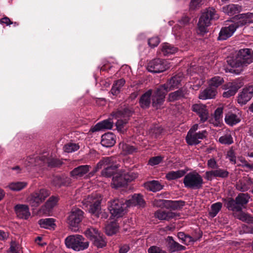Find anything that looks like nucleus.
Returning a JSON list of instances; mask_svg holds the SVG:
<instances>
[{
    "label": "nucleus",
    "instance_id": "1",
    "mask_svg": "<svg viewBox=\"0 0 253 253\" xmlns=\"http://www.w3.org/2000/svg\"><path fill=\"white\" fill-rule=\"evenodd\" d=\"M253 61V51L250 48L240 49L235 56L228 61V64L232 68H236L234 72L240 73L244 67L247 66Z\"/></svg>",
    "mask_w": 253,
    "mask_h": 253
},
{
    "label": "nucleus",
    "instance_id": "2",
    "mask_svg": "<svg viewBox=\"0 0 253 253\" xmlns=\"http://www.w3.org/2000/svg\"><path fill=\"white\" fill-rule=\"evenodd\" d=\"M250 196L248 193H240L235 199L232 198L223 199L226 208L233 212L242 211L249 201Z\"/></svg>",
    "mask_w": 253,
    "mask_h": 253
},
{
    "label": "nucleus",
    "instance_id": "3",
    "mask_svg": "<svg viewBox=\"0 0 253 253\" xmlns=\"http://www.w3.org/2000/svg\"><path fill=\"white\" fill-rule=\"evenodd\" d=\"M102 200L101 195L94 193L84 198L82 203L86 208L89 207L88 211L90 213L98 216L101 210L100 204Z\"/></svg>",
    "mask_w": 253,
    "mask_h": 253
},
{
    "label": "nucleus",
    "instance_id": "4",
    "mask_svg": "<svg viewBox=\"0 0 253 253\" xmlns=\"http://www.w3.org/2000/svg\"><path fill=\"white\" fill-rule=\"evenodd\" d=\"M219 16L215 9L212 7L207 8L200 17L198 24L201 33H206L207 28L211 25V21L218 19Z\"/></svg>",
    "mask_w": 253,
    "mask_h": 253
},
{
    "label": "nucleus",
    "instance_id": "5",
    "mask_svg": "<svg viewBox=\"0 0 253 253\" xmlns=\"http://www.w3.org/2000/svg\"><path fill=\"white\" fill-rule=\"evenodd\" d=\"M65 243L68 248L72 249L76 251L85 250L89 246L88 242L86 241L83 236L80 235L68 236L65 240Z\"/></svg>",
    "mask_w": 253,
    "mask_h": 253
},
{
    "label": "nucleus",
    "instance_id": "6",
    "mask_svg": "<svg viewBox=\"0 0 253 253\" xmlns=\"http://www.w3.org/2000/svg\"><path fill=\"white\" fill-rule=\"evenodd\" d=\"M127 208L126 200L124 199H115L108 202V209L114 218L122 217Z\"/></svg>",
    "mask_w": 253,
    "mask_h": 253
},
{
    "label": "nucleus",
    "instance_id": "7",
    "mask_svg": "<svg viewBox=\"0 0 253 253\" xmlns=\"http://www.w3.org/2000/svg\"><path fill=\"white\" fill-rule=\"evenodd\" d=\"M133 113L132 109L128 107L125 106L118 109L116 111L112 113L114 118L117 119L116 126L118 129H121L126 124L130 117Z\"/></svg>",
    "mask_w": 253,
    "mask_h": 253
},
{
    "label": "nucleus",
    "instance_id": "8",
    "mask_svg": "<svg viewBox=\"0 0 253 253\" xmlns=\"http://www.w3.org/2000/svg\"><path fill=\"white\" fill-rule=\"evenodd\" d=\"M183 182L186 188L194 190L201 189L204 184L202 176L195 171L186 174Z\"/></svg>",
    "mask_w": 253,
    "mask_h": 253
},
{
    "label": "nucleus",
    "instance_id": "9",
    "mask_svg": "<svg viewBox=\"0 0 253 253\" xmlns=\"http://www.w3.org/2000/svg\"><path fill=\"white\" fill-rule=\"evenodd\" d=\"M50 194V192L48 189L45 188L37 189L29 195L27 200L32 207L37 208Z\"/></svg>",
    "mask_w": 253,
    "mask_h": 253
},
{
    "label": "nucleus",
    "instance_id": "10",
    "mask_svg": "<svg viewBox=\"0 0 253 253\" xmlns=\"http://www.w3.org/2000/svg\"><path fill=\"white\" fill-rule=\"evenodd\" d=\"M84 218V212L83 211L78 208L73 209L67 218V223L72 231H77Z\"/></svg>",
    "mask_w": 253,
    "mask_h": 253
},
{
    "label": "nucleus",
    "instance_id": "11",
    "mask_svg": "<svg viewBox=\"0 0 253 253\" xmlns=\"http://www.w3.org/2000/svg\"><path fill=\"white\" fill-rule=\"evenodd\" d=\"M114 158L112 157H106L101 160L97 165L98 169H104L102 170V175L105 177H111L118 168V165L114 164Z\"/></svg>",
    "mask_w": 253,
    "mask_h": 253
},
{
    "label": "nucleus",
    "instance_id": "12",
    "mask_svg": "<svg viewBox=\"0 0 253 253\" xmlns=\"http://www.w3.org/2000/svg\"><path fill=\"white\" fill-rule=\"evenodd\" d=\"M247 23V20L242 19L237 22H233L227 27H223L219 33L218 40H226L231 37L236 29L239 27L244 26Z\"/></svg>",
    "mask_w": 253,
    "mask_h": 253
},
{
    "label": "nucleus",
    "instance_id": "13",
    "mask_svg": "<svg viewBox=\"0 0 253 253\" xmlns=\"http://www.w3.org/2000/svg\"><path fill=\"white\" fill-rule=\"evenodd\" d=\"M168 92L166 88L162 85L157 87L152 95V106L156 109L160 108L165 101V97Z\"/></svg>",
    "mask_w": 253,
    "mask_h": 253
},
{
    "label": "nucleus",
    "instance_id": "14",
    "mask_svg": "<svg viewBox=\"0 0 253 253\" xmlns=\"http://www.w3.org/2000/svg\"><path fill=\"white\" fill-rule=\"evenodd\" d=\"M169 67L165 61L160 58L150 61L147 65V69L150 72L159 73L166 71Z\"/></svg>",
    "mask_w": 253,
    "mask_h": 253
},
{
    "label": "nucleus",
    "instance_id": "15",
    "mask_svg": "<svg viewBox=\"0 0 253 253\" xmlns=\"http://www.w3.org/2000/svg\"><path fill=\"white\" fill-rule=\"evenodd\" d=\"M208 132L206 130H202L198 132H194L191 134H187L186 140L187 143L191 145L199 144L200 141L199 139H203L206 137Z\"/></svg>",
    "mask_w": 253,
    "mask_h": 253
},
{
    "label": "nucleus",
    "instance_id": "16",
    "mask_svg": "<svg viewBox=\"0 0 253 253\" xmlns=\"http://www.w3.org/2000/svg\"><path fill=\"white\" fill-rule=\"evenodd\" d=\"M183 77L181 74H178L168 80L166 84H161L166 88V89L169 91L178 88L182 80Z\"/></svg>",
    "mask_w": 253,
    "mask_h": 253
},
{
    "label": "nucleus",
    "instance_id": "17",
    "mask_svg": "<svg viewBox=\"0 0 253 253\" xmlns=\"http://www.w3.org/2000/svg\"><path fill=\"white\" fill-rule=\"evenodd\" d=\"M192 110L199 115L202 122L204 123L208 120L209 114L205 105L202 104H194L192 106Z\"/></svg>",
    "mask_w": 253,
    "mask_h": 253
},
{
    "label": "nucleus",
    "instance_id": "18",
    "mask_svg": "<svg viewBox=\"0 0 253 253\" xmlns=\"http://www.w3.org/2000/svg\"><path fill=\"white\" fill-rule=\"evenodd\" d=\"M253 96V86H249L244 88L238 97V102L245 104Z\"/></svg>",
    "mask_w": 253,
    "mask_h": 253
},
{
    "label": "nucleus",
    "instance_id": "19",
    "mask_svg": "<svg viewBox=\"0 0 253 253\" xmlns=\"http://www.w3.org/2000/svg\"><path fill=\"white\" fill-rule=\"evenodd\" d=\"M14 210L17 217L19 218L27 219L31 215L28 205L18 204L15 206Z\"/></svg>",
    "mask_w": 253,
    "mask_h": 253
},
{
    "label": "nucleus",
    "instance_id": "20",
    "mask_svg": "<svg viewBox=\"0 0 253 253\" xmlns=\"http://www.w3.org/2000/svg\"><path fill=\"white\" fill-rule=\"evenodd\" d=\"M241 87L237 83L229 82L223 85V89L227 90L223 93V96L225 98H229L234 96Z\"/></svg>",
    "mask_w": 253,
    "mask_h": 253
},
{
    "label": "nucleus",
    "instance_id": "21",
    "mask_svg": "<svg viewBox=\"0 0 253 253\" xmlns=\"http://www.w3.org/2000/svg\"><path fill=\"white\" fill-rule=\"evenodd\" d=\"M189 94V91L186 87H183L177 90L171 92L169 95V100L170 102L185 98Z\"/></svg>",
    "mask_w": 253,
    "mask_h": 253
},
{
    "label": "nucleus",
    "instance_id": "22",
    "mask_svg": "<svg viewBox=\"0 0 253 253\" xmlns=\"http://www.w3.org/2000/svg\"><path fill=\"white\" fill-rule=\"evenodd\" d=\"M90 169L91 167L89 165L80 166L73 169V170L70 172V174L72 177L77 179L83 176L84 174H86Z\"/></svg>",
    "mask_w": 253,
    "mask_h": 253
},
{
    "label": "nucleus",
    "instance_id": "23",
    "mask_svg": "<svg viewBox=\"0 0 253 253\" xmlns=\"http://www.w3.org/2000/svg\"><path fill=\"white\" fill-rule=\"evenodd\" d=\"M126 203L127 207L136 206L144 207L145 204V201L140 194H134L130 199L127 200H126Z\"/></svg>",
    "mask_w": 253,
    "mask_h": 253
},
{
    "label": "nucleus",
    "instance_id": "24",
    "mask_svg": "<svg viewBox=\"0 0 253 253\" xmlns=\"http://www.w3.org/2000/svg\"><path fill=\"white\" fill-rule=\"evenodd\" d=\"M101 143L106 147H110L116 143V136L112 132H108L102 135Z\"/></svg>",
    "mask_w": 253,
    "mask_h": 253
},
{
    "label": "nucleus",
    "instance_id": "25",
    "mask_svg": "<svg viewBox=\"0 0 253 253\" xmlns=\"http://www.w3.org/2000/svg\"><path fill=\"white\" fill-rule=\"evenodd\" d=\"M113 126V123L110 120H105L98 123L94 126L90 128V131L94 132L95 131H100L104 129H111Z\"/></svg>",
    "mask_w": 253,
    "mask_h": 253
},
{
    "label": "nucleus",
    "instance_id": "26",
    "mask_svg": "<svg viewBox=\"0 0 253 253\" xmlns=\"http://www.w3.org/2000/svg\"><path fill=\"white\" fill-rule=\"evenodd\" d=\"M27 185L28 183L25 181H15L8 183L5 187V188H7L12 191L17 192L25 188Z\"/></svg>",
    "mask_w": 253,
    "mask_h": 253
},
{
    "label": "nucleus",
    "instance_id": "27",
    "mask_svg": "<svg viewBox=\"0 0 253 253\" xmlns=\"http://www.w3.org/2000/svg\"><path fill=\"white\" fill-rule=\"evenodd\" d=\"M119 148L121 150V154L124 155L131 154L136 152L137 148L130 145L124 142H120L119 144Z\"/></svg>",
    "mask_w": 253,
    "mask_h": 253
},
{
    "label": "nucleus",
    "instance_id": "28",
    "mask_svg": "<svg viewBox=\"0 0 253 253\" xmlns=\"http://www.w3.org/2000/svg\"><path fill=\"white\" fill-rule=\"evenodd\" d=\"M223 11L229 16H233L234 14L239 13L242 9V6L238 4H229L223 6Z\"/></svg>",
    "mask_w": 253,
    "mask_h": 253
},
{
    "label": "nucleus",
    "instance_id": "29",
    "mask_svg": "<svg viewBox=\"0 0 253 253\" xmlns=\"http://www.w3.org/2000/svg\"><path fill=\"white\" fill-rule=\"evenodd\" d=\"M155 216L160 220H169L174 218L175 214L171 211L159 210L155 212Z\"/></svg>",
    "mask_w": 253,
    "mask_h": 253
},
{
    "label": "nucleus",
    "instance_id": "30",
    "mask_svg": "<svg viewBox=\"0 0 253 253\" xmlns=\"http://www.w3.org/2000/svg\"><path fill=\"white\" fill-rule=\"evenodd\" d=\"M112 184L113 187L116 188L123 187L126 185V180L124 178L123 172H122L121 170L116 174V176L113 177Z\"/></svg>",
    "mask_w": 253,
    "mask_h": 253
},
{
    "label": "nucleus",
    "instance_id": "31",
    "mask_svg": "<svg viewBox=\"0 0 253 253\" xmlns=\"http://www.w3.org/2000/svg\"><path fill=\"white\" fill-rule=\"evenodd\" d=\"M167 241L168 242V248L170 252L184 250L185 247L179 243L175 242L173 238L171 236H168Z\"/></svg>",
    "mask_w": 253,
    "mask_h": 253
},
{
    "label": "nucleus",
    "instance_id": "32",
    "mask_svg": "<svg viewBox=\"0 0 253 253\" xmlns=\"http://www.w3.org/2000/svg\"><path fill=\"white\" fill-rule=\"evenodd\" d=\"M59 199L58 196H51L45 202V204L41 207V210L44 211L45 209L46 211L44 212L45 213L46 211H49L57 205Z\"/></svg>",
    "mask_w": 253,
    "mask_h": 253
},
{
    "label": "nucleus",
    "instance_id": "33",
    "mask_svg": "<svg viewBox=\"0 0 253 253\" xmlns=\"http://www.w3.org/2000/svg\"><path fill=\"white\" fill-rule=\"evenodd\" d=\"M216 93V89L209 86L208 87L200 92L199 98L203 100L212 98L215 96Z\"/></svg>",
    "mask_w": 253,
    "mask_h": 253
},
{
    "label": "nucleus",
    "instance_id": "34",
    "mask_svg": "<svg viewBox=\"0 0 253 253\" xmlns=\"http://www.w3.org/2000/svg\"><path fill=\"white\" fill-rule=\"evenodd\" d=\"M152 90H148L144 93L140 97L139 103L142 108H147L150 104V97L152 95Z\"/></svg>",
    "mask_w": 253,
    "mask_h": 253
},
{
    "label": "nucleus",
    "instance_id": "35",
    "mask_svg": "<svg viewBox=\"0 0 253 253\" xmlns=\"http://www.w3.org/2000/svg\"><path fill=\"white\" fill-rule=\"evenodd\" d=\"M38 223L41 227L47 229L54 230L56 227L55 220L53 218L41 219Z\"/></svg>",
    "mask_w": 253,
    "mask_h": 253
},
{
    "label": "nucleus",
    "instance_id": "36",
    "mask_svg": "<svg viewBox=\"0 0 253 253\" xmlns=\"http://www.w3.org/2000/svg\"><path fill=\"white\" fill-rule=\"evenodd\" d=\"M167 209H169L173 210H179L182 209L185 205V202L184 201H171L167 200Z\"/></svg>",
    "mask_w": 253,
    "mask_h": 253
},
{
    "label": "nucleus",
    "instance_id": "37",
    "mask_svg": "<svg viewBox=\"0 0 253 253\" xmlns=\"http://www.w3.org/2000/svg\"><path fill=\"white\" fill-rule=\"evenodd\" d=\"M41 161L46 164L48 167L53 168L59 166L61 163L59 160L52 158H47L45 156H42L40 158Z\"/></svg>",
    "mask_w": 253,
    "mask_h": 253
},
{
    "label": "nucleus",
    "instance_id": "38",
    "mask_svg": "<svg viewBox=\"0 0 253 253\" xmlns=\"http://www.w3.org/2000/svg\"><path fill=\"white\" fill-rule=\"evenodd\" d=\"M225 121L227 124L233 126L239 123L240 119L237 115L229 112L226 115Z\"/></svg>",
    "mask_w": 253,
    "mask_h": 253
},
{
    "label": "nucleus",
    "instance_id": "39",
    "mask_svg": "<svg viewBox=\"0 0 253 253\" xmlns=\"http://www.w3.org/2000/svg\"><path fill=\"white\" fill-rule=\"evenodd\" d=\"M177 48L168 43H165L162 47V51L166 56L173 54L176 52Z\"/></svg>",
    "mask_w": 253,
    "mask_h": 253
},
{
    "label": "nucleus",
    "instance_id": "40",
    "mask_svg": "<svg viewBox=\"0 0 253 253\" xmlns=\"http://www.w3.org/2000/svg\"><path fill=\"white\" fill-rule=\"evenodd\" d=\"M218 141L224 145H229L232 144L233 139L231 132L229 130H226L225 133L219 138Z\"/></svg>",
    "mask_w": 253,
    "mask_h": 253
},
{
    "label": "nucleus",
    "instance_id": "41",
    "mask_svg": "<svg viewBox=\"0 0 253 253\" xmlns=\"http://www.w3.org/2000/svg\"><path fill=\"white\" fill-rule=\"evenodd\" d=\"M125 84V80L123 79L116 81L112 86L111 90V93L114 95L118 94L120 92L121 89Z\"/></svg>",
    "mask_w": 253,
    "mask_h": 253
},
{
    "label": "nucleus",
    "instance_id": "42",
    "mask_svg": "<svg viewBox=\"0 0 253 253\" xmlns=\"http://www.w3.org/2000/svg\"><path fill=\"white\" fill-rule=\"evenodd\" d=\"M234 216L239 220L246 222L247 223H253V217L250 214L242 211H239L238 213H234Z\"/></svg>",
    "mask_w": 253,
    "mask_h": 253
},
{
    "label": "nucleus",
    "instance_id": "43",
    "mask_svg": "<svg viewBox=\"0 0 253 253\" xmlns=\"http://www.w3.org/2000/svg\"><path fill=\"white\" fill-rule=\"evenodd\" d=\"M145 186L149 190L153 192L160 191L163 189V186L158 181L152 180L145 183Z\"/></svg>",
    "mask_w": 253,
    "mask_h": 253
},
{
    "label": "nucleus",
    "instance_id": "44",
    "mask_svg": "<svg viewBox=\"0 0 253 253\" xmlns=\"http://www.w3.org/2000/svg\"><path fill=\"white\" fill-rule=\"evenodd\" d=\"M185 172L183 170H178L177 171H171L168 172L166 177L168 180H174L180 178L184 175Z\"/></svg>",
    "mask_w": 253,
    "mask_h": 253
},
{
    "label": "nucleus",
    "instance_id": "45",
    "mask_svg": "<svg viewBox=\"0 0 253 253\" xmlns=\"http://www.w3.org/2000/svg\"><path fill=\"white\" fill-rule=\"evenodd\" d=\"M222 114L223 108L221 107L217 108L214 112V120H210V123L213 124L214 126H218L222 120Z\"/></svg>",
    "mask_w": 253,
    "mask_h": 253
},
{
    "label": "nucleus",
    "instance_id": "46",
    "mask_svg": "<svg viewBox=\"0 0 253 253\" xmlns=\"http://www.w3.org/2000/svg\"><path fill=\"white\" fill-rule=\"evenodd\" d=\"M224 82V80L222 78L216 76L212 78L209 81V85L211 86V88H213L216 89V88L221 85Z\"/></svg>",
    "mask_w": 253,
    "mask_h": 253
},
{
    "label": "nucleus",
    "instance_id": "47",
    "mask_svg": "<svg viewBox=\"0 0 253 253\" xmlns=\"http://www.w3.org/2000/svg\"><path fill=\"white\" fill-rule=\"evenodd\" d=\"M79 149V145L73 142H69L65 144L63 147V150L66 153H72L78 150Z\"/></svg>",
    "mask_w": 253,
    "mask_h": 253
},
{
    "label": "nucleus",
    "instance_id": "48",
    "mask_svg": "<svg viewBox=\"0 0 253 253\" xmlns=\"http://www.w3.org/2000/svg\"><path fill=\"white\" fill-rule=\"evenodd\" d=\"M222 204L220 202H217L212 204L209 211V215L211 217H215L222 208Z\"/></svg>",
    "mask_w": 253,
    "mask_h": 253
},
{
    "label": "nucleus",
    "instance_id": "49",
    "mask_svg": "<svg viewBox=\"0 0 253 253\" xmlns=\"http://www.w3.org/2000/svg\"><path fill=\"white\" fill-rule=\"evenodd\" d=\"M100 234V233L96 228L93 227L88 228L84 232L85 236L92 241L94 239L96 238V237Z\"/></svg>",
    "mask_w": 253,
    "mask_h": 253
},
{
    "label": "nucleus",
    "instance_id": "50",
    "mask_svg": "<svg viewBox=\"0 0 253 253\" xmlns=\"http://www.w3.org/2000/svg\"><path fill=\"white\" fill-rule=\"evenodd\" d=\"M214 173V177L217 178H226L228 177L229 172L225 169H222L217 168L215 169H213Z\"/></svg>",
    "mask_w": 253,
    "mask_h": 253
},
{
    "label": "nucleus",
    "instance_id": "51",
    "mask_svg": "<svg viewBox=\"0 0 253 253\" xmlns=\"http://www.w3.org/2000/svg\"><path fill=\"white\" fill-rule=\"evenodd\" d=\"M92 241L93 245L98 248H103L106 245V242L101 233L96 237V238L94 239Z\"/></svg>",
    "mask_w": 253,
    "mask_h": 253
},
{
    "label": "nucleus",
    "instance_id": "52",
    "mask_svg": "<svg viewBox=\"0 0 253 253\" xmlns=\"http://www.w3.org/2000/svg\"><path fill=\"white\" fill-rule=\"evenodd\" d=\"M121 171L123 172L124 178L126 184L127 182L133 180L137 177V174L134 172L131 171L126 172L125 170H121Z\"/></svg>",
    "mask_w": 253,
    "mask_h": 253
},
{
    "label": "nucleus",
    "instance_id": "53",
    "mask_svg": "<svg viewBox=\"0 0 253 253\" xmlns=\"http://www.w3.org/2000/svg\"><path fill=\"white\" fill-rule=\"evenodd\" d=\"M7 253H20V247L19 245L14 241L10 242V248Z\"/></svg>",
    "mask_w": 253,
    "mask_h": 253
},
{
    "label": "nucleus",
    "instance_id": "54",
    "mask_svg": "<svg viewBox=\"0 0 253 253\" xmlns=\"http://www.w3.org/2000/svg\"><path fill=\"white\" fill-rule=\"evenodd\" d=\"M163 159V157L160 156L153 157L149 159L148 164L152 166L158 165L162 161Z\"/></svg>",
    "mask_w": 253,
    "mask_h": 253
},
{
    "label": "nucleus",
    "instance_id": "55",
    "mask_svg": "<svg viewBox=\"0 0 253 253\" xmlns=\"http://www.w3.org/2000/svg\"><path fill=\"white\" fill-rule=\"evenodd\" d=\"M167 200L155 199L153 201V205L157 207H165L166 208Z\"/></svg>",
    "mask_w": 253,
    "mask_h": 253
},
{
    "label": "nucleus",
    "instance_id": "56",
    "mask_svg": "<svg viewBox=\"0 0 253 253\" xmlns=\"http://www.w3.org/2000/svg\"><path fill=\"white\" fill-rule=\"evenodd\" d=\"M237 189L242 192H246L249 189L248 185L245 182H239L237 184Z\"/></svg>",
    "mask_w": 253,
    "mask_h": 253
},
{
    "label": "nucleus",
    "instance_id": "57",
    "mask_svg": "<svg viewBox=\"0 0 253 253\" xmlns=\"http://www.w3.org/2000/svg\"><path fill=\"white\" fill-rule=\"evenodd\" d=\"M207 166L209 168L213 170L218 167L217 162L214 158L210 159L208 161Z\"/></svg>",
    "mask_w": 253,
    "mask_h": 253
},
{
    "label": "nucleus",
    "instance_id": "58",
    "mask_svg": "<svg viewBox=\"0 0 253 253\" xmlns=\"http://www.w3.org/2000/svg\"><path fill=\"white\" fill-rule=\"evenodd\" d=\"M160 43V40L158 37H153L148 40V44L151 47L157 46Z\"/></svg>",
    "mask_w": 253,
    "mask_h": 253
},
{
    "label": "nucleus",
    "instance_id": "59",
    "mask_svg": "<svg viewBox=\"0 0 253 253\" xmlns=\"http://www.w3.org/2000/svg\"><path fill=\"white\" fill-rule=\"evenodd\" d=\"M148 252V253H167L166 251L156 246L151 247Z\"/></svg>",
    "mask_w": 253,
    "mask_h": 253
},
{
    "label": "nucleus",
    "instance_id": "60",
    "mask_svg": "<svg viewBox=\"0 0 253 253\" xmlns=\"http://www.w3.org/2000/svg\"><path fill=\"white\" fill-rule=\"evenodd\" d=\"M227 158L229 159L230 162L234 164H236V156L235 153L232 150L229 151L227 152Z\"/></svg>",
    "mask_w": 253,
    "mask_h": 253
},
{
    "label": "nucleus",
    "instance_id": "61",
    "mask_svg": "<svg viewBox=\"0 0 253 253\" xmlns=\"http://www.w3.org/2000/svg\"><path fill=\"white\" fill-rule=\"evenodd\" d=\"M52 184L57 187H60L62 184V182L61 178L58 176H55L52 180Z\"/></svg>",
    "mask_w": 253,
    "mask_h": 253
},
{
    "label": "nucleus",
    "instance_id": "62",
    "mask_svg": "<svg viewBox=\"0 0 253 253\" xmlns=\"http://www.w3.org/2000/svg\"><path fill=\"white\" fill-rule=\"evenodd\" d=\"M201 0H191L190 7V8L194 9L200 6Z\"/></svg>",
    "mask_w": 253,
    "mask_h": 253
},
{
    "label": "nucleus",
    "instance_id": "63",
    "mask_svg": "<svg viewBox=\"0 0 253 253\" xmlns=\"http://www.w3.org/2000/svg\"><path fill=\"white\" fill-rule=\"evenodd\" d=\"M213 177H214V173L213 170L207 171L205 173V178L208 180H211Z\"/></svg>",
    "mask_w": 253,
    "mask_h": 253
},
{
    "label": "nucleus",
    "instance_id": "64",
    "mask_svg": "<svg viewBox=\"0 0 253 253\" xmlns=\"http://www.w3.org/2000/svg\"><path fill=\"white\" fill-rule=\"evenodd\" d=\"M0 23L1 24H5L6 25H9L10 24H13V22H11L10 19L7 17H5L1 18L0 20Z\"/></svg>",
    "mask_w": 253,
    "mask_h": 253
}]
</instances>
